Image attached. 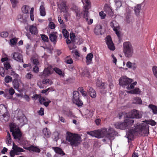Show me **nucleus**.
I'll use <instances>...</instances> for the list:
<instances>
[{
    "label": "nucleus",
    "instance_id": "f257e3e1",
    "mask_svg": "<svg viewBox=\"0 0 157 157\" xmlns=\"http://www.w3.org/2000/svg\"><path fill=\"white\" fill-rule=\"evenodd\" d=\"M87 134L93 137L98 138H102L104 137L111 140L114 139V137L116 136L117 133L113 128H109L108 129L103 128L101 130L98 129L90 132H87Z\"/></svg>",
    "mask_w": 157,
    "mask_h": 157
},
{
    "label": "nucleus",
    "instance_id": "f03ea898",
    "mask_svg": "<svg viewBox=\"0 0 157 157\" xmlns=\"http://www.w3.org/2000/svg\"><path fill=\"white\" fill-rule=\"evenodd\" d=\"M87 134L93 137L98 138H102L104 137L111 140L114 139V137L116 136L117 133L113 128H109L108 129L103 128L101 130L98 129L90 132H87Z\"/></svg>",
    "mask_w": 157,
    "mask_h": 157
},
{
    "label": "nucleus",
    "instance_id": "7ed1b4c3",
    "mask_svg": "<svg viewBox=\"0 0 157 157\" xmlns=\"http://www.w3.org/2000/svg\"><path fill=\"white\" fill-rule=\"evenodd\" d=\"M66 140L70 143L72 147L78 146L81 142V137L77 134H73L67 132L66 136Z\"/></svg>",
    "mask_w": 157,
    "mask_h": 157
},
{
    "label": "nucleus",
    "instance_id": "20e7f679",
    "mask_svg": "<svg viewBox=\"0 0 157 157\" xmlns=\"http://www.w3.org/2000/svg\"><path fill=\"white\" fill-rule=\"evenodd\" d=\"M10 127V131L12 132L14 138L18 142L21 141L22 140V133L18 127L13 124H11Z\"/></svg>",
    "mask_w": 157,
    "mask_h": 157
},
{
    "label": "nucleus",
    "instance_id": "39448f33",
    "mask_svg": "<svg viewBox=\"0 0 157 157\" xmlns=\"http://www.w3.org/2000/svg\"><path fill=\"white\" fill-rule=\"evenodd\" d=\"M123 51L126 57H131L133 53V47L129 42H126L123 44Z\"/></svg>",
    "mask_w": 157,
    "mask_h": 157
},
{
    "label": "nucleus",
    "instance_id": "423d86ee",
    "mask_svg": "<svg viewBox=\"0 0 157 157\" xmlns=\"http://www.w3.org/2000/svg\"><path fill=\"white\" fill-rule=\"evenodd\" d=\"M82 1L84 5L82 15H83V17L85 19L86 21H87L88 17L89 15L88 10L91 8V3L89 0H82Z\"/></svg>",
    "mask_w": 157,
    "mask_h": 157
},
{
    "label": "nucleus",
    "instance_id": "0eeeda50",
    "mask_svg": "<svg viewBox=\"0 0 157 157\" xmlns=\"http://www.w3.org/2000/svg\"><path fill=\"white\" fill-rule=\"evenodd\" d=\"M132 82V79H119V83L120 85L128 86L126 87L127 90H131L134 88V86L136 85L137 82L135 81L131 84Z\"/></svg>",
    "mask_w": 157,
    "mask_h": 157
},
{
    "label": "nucleus",
    "instance_id": "6e6552de",
    "mask_svg": "<svg viewBox=\"0 0 157 157\" xmlns=\"http://www.w3.org/2000/svg\"><path fill=\"white\" fill-rule=\"evenodd\" d=\"M136 129L140 134L144 136H147L149 133V126L147 124H140L137 126Z\"/></svg>",
    "mask_w": 157,
    "mask_h": 157
},
{
    "label": "nucleus",
    "instance_id": "1a4fd4ad",
    "mask_svg": "<svg viewBox=\"0 0 157 157\" xmlns=\"http://www.w3.org/2000/svg\"><path fill=\"white\" fill-rule=\"evenodd\" d=\"M12 149L10 152L11 157H14L15 155H18V153L24 152L25 150L22 148L18 147L13 142V143Z\"/></svg>",
    "mask_w": 157,
    "mask_h": 157
},
{
    "label": "nucleus",
    "instance_id": "9d476101",
    "mask_svg": "<svg viewBox=\"0 0 157 157\" xmlns=\"http://www.w3.org/2000/svg\"><path fill=\"white\" fill-rule=\"evenodd\" d=\"M127 116L130 118L140 119L142 117V115L141 112L139 111L133 109L130 112L128 113L127 114Z\"/></svg>",
    "mask_w": 157,
    "mask_h": 157
},
{
    "label": "nucleus",
    "instance_id": "9b49d317",
    "mask_svg": "<svg viewBox=\"0 0 157 157\" xmlns=\"http://www.w3.org/2000/svg\"><path fill=\"white\" fill-rule=\"evenodd\" d=\"M79 94L77 91H74L73 92V101L78 106H81L83 105V102L79 98Z\"/></svg>",
    "mask_w": 157,
    "mask_h": 157
},
{
    "label": "nucleus",
    "instance_id": "f8f14e48",
    "mask_svg": "<svg viewBox=\"0 0 157 157\" xmlns=\"http://www.w3.org/2000/svg\"><path fill=\"white\" fill-rule=\"evenodd\" d=\"M17 117V120L19 121L22 125L25 124L27 122V119L25 115L21 111H18Z\"/></svg>",
    "mask_w": 157,
    "mask_h": 157
},
{
    "label": "nucleus",
    "instance_id": "ddd939ff",
    "mask_svg": "<svg viewBox=\"0 0 157 157\" xmlns=\"http://www.w3.org/2000/svg\"><path fill=\"white\" fill-rule=\"evenodd\" d=\"M12 55L15 60L20 62H23L22 56L20 51L14 52Z\"/></svg>",
    "mask_w": 157,
    "mask_h": 157
},
{
    "label": "nucleus",
    "instance_id": "4468645a",
    "mask_svg": "<svg viewBox=\"0 0 157 157\" xmlns=\"http://www.w3.org/2000/svg\"><path fill=\"white\" fill-rule=\"evenodd\" d=\"M105 39L106 43L109 48L111 50H114L115 47L110 36H108L106 37Z\"/></svg>",
    "mask_w": 157,
    "mask_h": 157
},
{
    "label": "nucleus",
    "instance_id": "2eb2a0df",
    "mask_svg": "<svg viewBox=\"0 0 157 157\" xmlns=\"http://www.w3.org/2000/svg\"><path fill=\"white\" fill-rule=\"evenodd\" d=\"M66 2L65 0H60V4L58 5L59 8L61 10V11L65 13H67Z\"/></svg>",
    "mask_w": 157,
    "mask_h": 157
},
{
    "label": "nucleus",
    "instance_id": "dca6fc26",
    "mask_svg": "<svg viewBox=\"0 0 157 157\" xmlns=\"http://www.w3.org/2000/svg\"><path fill=\"white\" fill-rule=\"evenodd\" d=\"M110 25L111 27L113 28V30L115 32L118 37L119 38L120 34L119 32L118 31L119 29L118 24L116 21H113L111 23Z\"/></svg>",
    "mask_w": 157,
    "mask_h": 157
},
{
    "label": "nucleus",
    "instance_id": "f3484780",
    "mask_svg": "<svg viewBox=\"0 0 157 157\" xmlns=\"http://www.w3.org/2000/svg\"><path fill=\"white\" fill-rule=\"evenodd\" d=\"M52 71H51L50 68H45L42 73L40 74V75L42 77H47L52 74Z\"/></svg>",
    "mask_w": 157,
    "mask_h": 157
},
{
    "label": "nucleus",
    "instance_id": "a211bd4d",
    "mask_svg": "<svg viewBox=\"0 0 157 157\" xmlns=\"http://www.w3.org/2000/svg\"><path fill=\"white\" fill-rule=\"evenodd\" d=\"M114 125L116 128L123 130L127 128V127H128V125L125 122H117Z\"/></svg>",
    "mask_w": 157,
    "mask_h": 157
},
{
    "label": "nucleus",
    "instance_id": "6ab92c4d",
    "mask_svg": "<svg viewBox=\"0 0 157 157\" xmlns=\"http://www.w3.org/2000/svg\"><path fill=\"white\" fill-rule=\"evenodd\" d=\"M136 130H129L128 132H127L126 136L129 140H132L134 136L135 132H139L136 129V127L135 128Z\"/></svg>",
    "mask_w": 157,
    "mask_h": 157
},
{
    "label": "nucleus",
    "instance_id": "aec40b11",
    "mask_svg": "<svg viewBox=\"0 0 157 157\" xmlns=\"http://www.w3.org/2000/svg\"><path fill=\"white\" fill-rule=\"evenodd\" d=\"M25 148L30 152L33 151L39 153L40 151V150L38 147L33 145H31L28 147H25Z\"/></svg>",
    "mask_w": 157,
    "mask_h": 157
},
{
    "label": "nucleus",
    "instance_id": "412c9836",
    "mask_svg": "<svg viewBox=\"0 0 157 157\" xmlns=\"http://www.w3.org/2000/svg\"><path fill=\"white\" fill-rule=\"evenodd\" d=\"M102 26L100 25H97L94 29V32L97 35H100L101 34V30Z\"/></svg>",
    "mask_w": 157,
    "mask_h": 157
},
{
    "label": "nucleus",
    "instance_id": "4be33fe9",
    "mask_svg": "<svg viewBox=\"0 0 157 157\" xmlns=\"http://www.w3.org/2000/svg\"><path fill=\"white\" fill-rule=\"evenodd\" d=\"M52 149L56 154L62 155H65V153L63 151L62 149L59 147H52Z\"/></svg>",
    "mask_w": 157,
    "mask_h": 157
},
{
    "label": "nucleus",
    "instance_id": "5701e85b",
    "mask_svg": "<svg viewBox=\"0 0 157 157\" xmlns=\"http://www.w3.org/2000/svg\"><path fill=\"white\" fill-rule=\"evenodd\" d=\"M7 133V134L6 137V142L8 145H10L12 142L11 136L8 131Z\"/></svg>",
    "mask_w": 157,
    "mask_h": 157
},
{
    "label": "nucleus",
    "instance_id": "b1692460",
    "mask_svg": "<svg viewBox=\"0 0 157 157\" xmlns=\"http://www.w3.org/2000/svg\"><path fill=\"white\" fill-rule=\"evenodd\" d=\"M40 15L42 16H44L46 15V11L44 6V3L41 2V4L40 7Z\"/></svg>",
    "mask_w": 157,
    "mask_h": 157
},
{
    "label": "nucleus",
    "instance_id": "393cba45",
    "mask_svg": "<svg viewBox=\"0 0 157 157\" xmlns=\"http://www.w3.org/2000/svg\"><path fill=\"white\" fill-rule=\"evenodd\" d=\"M93 57V55L92 53L88 54L86 57V62L87 65L91 64L92 63V58Z\"/></svg>",
    "mask_w": 157,
    "mask_h": 157
},
{
    "label": "nucleus",
    "instance_id": "a878e982",
    "mask_svg": "<svg viewBox=\"0 0 157 157\" xmlns=\"http://www.w3.org/2000/svg\"><path fill=\"white\" fill-rule=\"evenodd\" d=\"M13 83L14 88L17 89L21 82L20 79H14L13 81Z\"/></svg>",
    "mask_w": 157,
    "mask_h": 157
},
{
    "label": "nucleus",
    "instance_id": "bb28decb",
    "mask_svg": "<svg viewBox=\"0 0 157 157\" xmlns=\"http://www.w3.org/2000/svg\"><path fill=\"white\" fill-rule=\"evenodd\" d=\"M29 30L32 34L36 35L38 33V30L36 26L34 25H31L29 26Z\"/></svg>",
    "mask_w": 157,
    "mask_h": 157
},
{
    "label": "nucleus",
    "instance_id": "cd10ccee",
    "mask_svg": "<svg viewBox=\"0 0 157 157\" xmlns=\"http://www.w3.org/2000/svg\"><path fill=\"white\" fill-rule=\"evenodd\" d=\"M104 9L105 11L108 13L109 15L111 16L113 15V12L111 7L108 6V5H106L105 6Z\"/></svg>",
    "mask_w": 157,
    "mask_h": 157
},
{
    "label": "nucleus",
    "instance_id": "c85d7f7f",
    "mask_svg": "<svg viewBox=\"0 0 157 157\" xmlns=\"http://www.w3.org/2000/svg\"><path fill=\"white\" fill-rule=\"evenodd\" d=\"M96 86L100 89H104L106 88V85L104 82H102L100 80H98L96 82Z\"/></svg>",
    "mask_w": 157,
    "mask_h": 157
},
{
    "label": "nucleus",
    "instance_id": "c756f323",
    "mask_svg": "<svg viewBox=\"0 0 157 157\" xmlns=\"http://www.w3.org/2000/svg\"><path fill=\"white\" fill-rule=\"evenodd\" d=\"M88 93L91 97L92 98H95L96 96V94L95 90L92 88L89 87L88 90Z\"/></svg>",
    "mask_w": 157,
    "mask_h": 157
},
{
    "label": "nucleus",
    "instance_id": "7c9ffc66",
    "mask_svg": "<svg viewBox=\"0 0 157 157\" xmlns=\"http://www.w3.org/2000/svg\"><path fill=\"white\" fill-rule=\"evenodd\" d=\"M43 132L44 136L46 138L49 137L51 135L49 130L47 128L43 129Z\"/></svg>",
    "mask_w": 157,
    "mask_h": 157
},
{
    "label": "nucleus",
    "instance_id": "2f4dec72",
    "mask_svg": "<svg viewBox=\"0 0 157 157\" xmlns=\"http://www.w3.org/2000/svg\"><path fill=\"white\" fill-rule=\"evenodd\" d=\"M53 70L54 71H55V72L57 73L61 77H64L65 75L63 71H62L60 69L57 68L55 67L53 69Z\"/></svg>",
    "mask_w": 157,
    "mask_h": 157
},
{
    "label": "nucleus",
    "instance_id": "473e14b6",
    "mask_svg": "<svg viewBox=\"0 0 157 157\" xmlns=\"http://www.w3.org/2000/svg\"><path fill=\"white\" fill-rule=\"evenodd\" d=\"M128 93L131 94H140V91L138 88H136L134 89L128 91Z\"/></svg>",
    "mask_w": 157,
    "mask_h": 157
},
{
    "label": "nucleus",
    "instance_id": "72a5a7b5",
    "mask_svg": "<svg viewBox=\"0 0 157 157\" xmlns=\"http://www.w3.org/2000/svg\"><path fill=\"white\" fill-rule=\"evenodd\" d=\"M131 118H128L124 120L125 122L127 124V125H128L127 128H128L130 126L133 124L134 121L133 120L131 119Z\"/></svg>",
    "mask_w": 157,
    "mask_h": 157
},
{
    "label": "nucleus",
    "instance_id": "f704fd0d",
    "mask_svg": "<svg viewBox=\"0 0 157 157\" xmlns=\"http://www.w3.org/2000/svg\"><path fill=\"white\" fill-rule=\"evenodd\" d=\"M141 5L138 4L136 6L134 9V11L136 14L137 16H138L139 15L140 12V10L141 9Z\"/></svg>",
    "mask_w": 157,
    "mask_h": 157
},
{
    "label": "nucleus",
    "instance_id": "c9c22d12",
    "mask_svg": "<svg viewBox=\"0 0 157 157\" xmlns=\"http://www.w3.org/2000/svg\"><path fill=\"white\" fill-rule=\"evenodd\" d=\"M29 7L28 6L26 5L23 6L21 8L22 13L25 14L28 13H29Z\"/></svg>",
    "mask_w": 157,
    "mask_h": 157
},
{
    "label": "nucleus",
    "instance_id": "e433bc0d",
    "mask_svg": "<svg viewBox=\"0 0 157 157\" xmlns=\"http://www.w3.org/2000/svg\"><path fill=\"white\" fill-rule=\"evenodd\" d=\"M50 40L53 42H54L55 43L57 41V37L56 35L54 33H52L49 35V36Z\"/></svg>",
    "mask_w": 157,
    "mask_h": 157
},
{
    "label": "nucleus",
    "instance_id": "4c0bfd02",
    "mask_svg": "<svg viewBox=\"0 0 157 157\" xmlns=\"http://www.w3.org/2000/svg\"><path fill=\"white\" fill-rule=\"evenodd\" d=\"M148 107L152 110L153 113L154 114H156L157 113V106L152 105L151 104L149 105Z\"/></svg>",
    "mask_w": 157,
    "mask_h": 157
},
{
    "label": "nucleus",
    "instance_id": "58836bf2",
    "mask_svg": "<svg viewBox=\"0 0 157 157\" xmlns=\"http://www.w3.org/2000/svg\"><path fill=\"white\" fill-rule=\"evenodd\" d=\"M133 103L135 104H142V101L140 98L139 97H136L134 98L133 100Z\"/></svg>",
    "mask_w": 157,
    "mask_h": 157
},
{
    "label": "nucleus",
    "instance_id": "ea45409f",
    "mask_svg": "<svg viewBox=\"0 0 157 157\" xmlns=\"http://www.w3.org/2000/svg\"><path fill=\"white\" fill-rule=\"evenodd\" d=\"M73 56L76 59L80 56V54L77 50H74L71 51Z\"/></svg>",
    "mask_w": 157,
    "mask_h": 157
},
{
    "label": "nucleus",
    "instance_id": "a19ab883",
    "mask_svg": "<svg viewBox=\"0 0 157 157\" xmlns=\"http://www.w3.org/2000/svg\"><path fill=\"white\" fill-rule=\"evenodd\" d=\"M8 116V113L7 112H2V111H0V120H1L6 116Z\"/></svg>",
    "mask_w": 157,
    "mask_h": 157
},
{
    "label": "nucleus",
    "instance_id": "79ce46f5",
    "mask_svg": "<svg viewBox=\"0 0 157 157\" xmlns=\"http://www.w3.org/2000/svg\"><path fill=\"white\" fill-rule=\"evenodd\" d=\"M18 38H14L11 39L10 40V45L12 47H13L17 43Z\"/></svg>",
    "mask_w": 157,
    "mask_h": 157
},
{
    "label": "nucleus",
    "instance_id": "37998d69",
    "mask_svg": "<svg viewBox=\"0 0 157 157\" xmlns=\"http://www.w3.org/2000/svg\"><path fill=\"white\" fill-rule=\"evenodd\" d=\"M75 12L76 13V16L77 19H79L82 15V12H81L79 9H77L75 10Z\"/></svg>",
    "mask_w": 157,
    "mask_h": 157
},
{
    "label": "nucleus",
    "instance_id": "c03bdc74",
    "mask_svg": "<svg viewBox=\"0 0 157 157\" xmlns=\"http://www.w3.org/2000/svg\"><path fill=\"white\" fill-rule=\"evenodd\" d=\"M42 82L43 84L45 85H51L52 83V82L50 81L49 79H43Z\"/></svg>",
    "mask_w": 157,
    "mask_h": 157
},
{
    "label": "nucleus",
    "instance_id": "a18cd8bd",
    "mask_svg": "<svg viewBox=\"0 0 157 157\" xmlns=\"http://www.w3.org/2000/svg\"><path fill=\"white\" fill-rule=\"evenodd\" d=\"M10 1L12 4V7L13 8H15L18 3V0H10Z\"/></svg>",
    "mask_w": 157,
    "mask_h": 157
},
{
    "label": "nucleus",
    "instance_id": "49530a36",
    "mask_svg": "<svg viewBox=\"0 0 157 157\" xmlns=\"http://www.w3.org/2000/svg\"><path fill=\"white\" fill-rule=\"evenodd\" d=\"M34 10V8L32 7L31 8L30 11V17L32 21H33L34 18L33 14Z\"/></svg>",
    "mask_w": 157,
    "mask_h": 157
},
{
    "label": "nucleus",
    "instance_id": "de8ad7c7",
    "mask_svg": "<svg viewBox=\"0 0 157 157\" xmlns=\"http://www.w3.org/2000/svg\"><path fill=\"white\" fill-rule=\"evenodd\" d=\"M62 33L65 38H68L69 37V33L66 29H63L62 31Z\"/></svg>",
    "mask_w": 157,
    "mask_h": 157
},
{
    "label": "nucleus",
    "instance_id": "09e8293b",
    "mask_svg": "<svg viewBox=\"0 0 157 157\" xmlns=\"http://www.w3.org/2000/svg\"><path fill=\"white\" fill-rule=\"evenodd\" d=\"M9 33L7 32H2L0 33V36L1 37L3 38H6L8 36Z\"/></svg>",
    "mask_w": 157,
    "mask_h": 157
},
{
    "label": "nucleus",
    "instance_id": "8fccbe9b",
    "mask_svg": "<svg viewBox=\"0 0 157 157\" xmlns=\"http://www.w3.org/2000/svg\"><path fill=\"white\" fill-rule=\"evenodd\" d=\"M146 124H151L152 126H154L156 124V123L153 120L145 121Z\"/></svg>",
    "mask_w": 157,
    "mask_h": 157
},
{
    "label": "nucleus",
    "instance_id": "3c124183",
    "mask_svg": "<svg viewBox=\"0 0 157 157\" xmlns=\"http://www.w3.org/2000/svg\"><path fill=\"white\" fill-rule=\"evenodd\" d=\"M4 67L6 70H8L10 68L11 66L9 63L6 62L4 63Z\"/></svg>",
    "mask_w": 157,
    "mask_h": 157
},
{
    "label": "nucleus",
    "instance_id": "603ef678",
    "mask_svg": "<svg viewBox=\"0 0 157 157\" xmlns=\"http://www.w3.org/2000/svg\"><path fill=\"white\" fill-rule=\"evenodd\" d=\"M70 35L71 41L72 42H75L76 37L74 33H70Z\"/></svg>",
    "mask_w": 157,
    "mask_h": 157
},
{
    "label": "nucleus",
    "instance_id": "864d4df0",
    "mask_svg": "<svg viewBox=\"0 0 157 157\" xmlns=\"http://www.w3.org/2000/svg\"><path fill=\"white\" fill-rule=\"evenodd\" d=\"M2 111V112H7V109L4 106V105L3 104L0 105V111Z\"/></svg>",
    "mask_w": 157,
    "mask_h": 157
},
{
    "label": "nucleus",
    "instance_id": "5fc2aeb1",
    "mask_svg": "<svg viewBox=\"0 0 157 157\" xmlns=\"http://www.w3.org/2000/svg\"><path fill=\"white\" fill-rule=\"evenodd\" d=\"M0 75L2 77H4L5 75L4 69L2 67H0Z\"/></svg>",
    "mask_w": 157,
    "mask_h": 157
},
{
    "label": "nucleus",
    "instance_id": "6e6d98bb",
    "mask_svg": "<svg viewBox=\"0 0 157 157\" xmlns=\"http://www.w3.org/2000/svg\"><path fill=\"white\" fill-rule=\"evenodd\" d=\"M41 37L42 38V40L44 41L48 42V36L44 34H41Z\"/></svg>",
    "mask_w": 157,
    "mask_h": 157
},
{
    "label": "nucleus",
    "instance_id": "4d7b16f0",
    "mask_svg": "<svg viewBox=\"0 0 157 157\" xmlns=\"http://www.w3.org/2000/svg\"><path fill=\"white\" fill-rule=\"evenodd\" d=\"M152 70L154 75L157 78V67L154 66Z\"/></svg>",
    "mask_w": 157,
    "mask_h": 157
},
{
    "label": "nucleus",
    "instance_id": "13d9d810",
    "mask_svg": "<svg viewBox=\"0 0 157 157\" xmlns=\"http://www.w3.org/2000/svg\"><path fill=\"white\" fill-rule=\"evenodd\" d=\"M115 5L117 7V9L120 7L122 5L121 3L119 1H115Z\"/></svg>",
    "mask_w": 157,
    "mask_h": 157
},
{
    "label": "nucleus",
    "instance_id": "bf43d9fd",
    "mask_svg": "<svg viewBox=\"0 0 157 157\" xmlns=\"http://www.w3.org/2000/svg\"><path fill=\"white\" fill-rule=\"evenodd\" d=\"M11 75L13 76V77L15 78H17L19 77L18 75L14 71H13L11 72Z\"/></svg>",
    "mask_w": 157,
    "mask_h": 157
},
{
    "label": "nucleus",
    "instance_id": "052dcab7",
    "mask_svg": "<svg viewBox=\"0 0 157 157\" xmlns=\"http://www.w3.org/2000/svg\"><path fill=\"white\" fill-rule=\"evenodd\" d=\"M48 26L49 28L52 29H55V24L52 22H49L48 24Z\"/></svg>",
    "mask_w": 157,
    "mask_h": 157
},
{
    "label": "nucleus",
    "instance_id": "680f3d73",
    "mask_svg": "<svg viewBox=\"0 0 157 157\" xmlns=\"http://www.w3.org/2000/svg\"><path fill=\"white\" fill-rule=\"evenodd\" d=\"M99 15L102 19L105 18L106 16L105 14L104 13L103 11H101L99 13Z\"/></svg>",
    "mask_w": 157,
    "mask_h": 157
},
{
    "label": "nucleus",
    "instance_id": "e2e57ef3",
    "mask_svg": "<svg viewBox=\"0 0 157 157\" xmlns=\"http://www.w3.org/2000/svg\"><path fill=\"white\" fill-rule=\"evenodd\" d=\"M65 113L68 117H71L72 115V112L70 110L66 111Z\"/></svg>",
    "mask_w": 157,
    "mask_h": 157
},
{
    "label": "nucleus",
    "instance_id": "0e129e2a",
    "mask_svg": "<svg viewBox=\"0 0 157 157\" xmlns=\"http://www.w3.org/2000/svg\"><path fill=\"white\" fill-rule=\"evenodd\" d=\"M74 42H72L71 44L68 45L70 49L71 50L74 49L76 48V46L74 44Z\"/></svg>",
    "mask_w": 157,
    "mask_h": 157
},
{
    "label": "nucleus",
    "instance_id": "69168bd1",
    "mask_svg": "<svg viewBox=\"0 0 157 157\" xmlns=\"http://www.w3.org/2000/svg\"><path fill=\"white\" fill-rule=\"evenodd\" d=\"M14 92V90L13 88H11L9 89V93L11 95H13Z\"/></svg>",
    "mask_w": 157,
    "mask_h": 157
},
{
    "label": "nucleus",
    "instance_id": "338daca9",
    "mask_svg": "<svg viewBox=\"0 0 157 157\" xmlns=\"http://www.w3.org/2000/svg\"><path fill=\"white\" fill-rule=\"evenodd\" d=\"M66 63L68 64H71L73 63V60L72 59H70L66 60L65 61Z\"/></svg>",
    "mask_w": 157,
    "mask_h": 157
},
{
    "label": "nucleus",
    "instance_id": "774afa93",
    "mask_svg": "<svg viewBox=\"0 0 157 157\" xmlns=\"http://www.w3.org/2000/svg\"><path fill=\"white\" fill-rule=\"evenodd\" d=\"M39 68L37 66H35L33 67V70L34 72L37 73L39 71Z\"/></svg>",
    "mask_w": 157,
    "mask_h": 157
}]
</instances>
